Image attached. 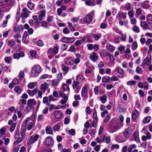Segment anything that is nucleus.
I'll return each instance as SVG.
<instances>
[{"instance_id":"obj_1","label":"nucleus","mask_w":152,"mask_h":152,"mask_svg":"<svg viewBox=\"0 0 152 152\" xmlns=\"http://www.w3.org/2000/svg\"><path fill=\"white\" fill-rule=\"evenodd\" d=\"M41 68L39 65H34L31 69V75L32 77H37L41 72Z\"/></svg>"},{"instance_id":"obj_2","label":"nucleus","mask_w":152,"mask_h":152,"mask_svg":"<svg viewBox=\"0 0 152 152\" xmlns=\"http://www.w3.org/2000/svg\"><path fill=\"white\" fill-rule=\"evenodd\" d=\"M30 118H27L23 122L22 126L20 131V135L23 138L24 137L25 132L26 131V126L27 125L28 122L30 121Z\"/></svg>"},{"instance_id":"obj_3","label":"nucleus","mask_w":152,"mask_h":152,"mask_svg":"<svg viewBox=\"0 0 152 152\" xmlns=\"http://www.w3.org/2000/svg\"><path fill=\"white\" fill-rule=\"evenodd\" d=\"M92 16L90 14H88L84 18L80 19V22L82 24L86 23L88 24L92 21Z\"/></svg>"},{"instance_id":"obj_4","label":"nucleus","mask_w":152,"mask_h":152,"mask_svg":"<svg viewBox=\"0 0 152 152\" xmlns=\"http://www.w3.org/2000/svg\"><path fill=\"white\" fill-rule=\"evenodd\" d=\"M44 144L48 147H52L54 143V140L52 137H47L44 142Z\"/></svg>"},{"instance_id":"obj_5","label":"nucleus","mask_w":152,"mask_h":152,"mask_svg":"<svg viewBox=\"0 0 152 152\" xmlns=\"http://www.w3.org/2000/svg\"><path fill=\"white\" fill-rule=\"evenodd\" d=\"M39 137V135L38 134L33 135L29 137L27 142L28 144L30 145L34 143L38 140Z\"/></svg>"},{"instance_id":"obj_6","label":"nucleus","mask_w":152,"mask_h":152,"mask_svg":"<svg viewBox=\"0 0 152 152\" xmlns=\"http://www.w3.org/2000/svg\"><path fill=\"white\" fill-rule=\"evenodd\" d=\"M79 82L74 80L72 85L73 90L77 94L78 93L79 91V89L80 88V87L79 85Z\"/></svg>"},{"instance_id":"obj_7","label":"nucleus","mask_w":152,"mask_h":152,"mask_svg":"<svg viewBox=\"0 0 152 152\" xmlns=\"http://www.w3.org/2000/svg\"><path fill=\"white\" fill-rule=\"evenodd\" d=\"M89 85L88 84H85L83 88L81 91V96L84 97H87L88 91V89Z\"/></svg>"},{"instance_id":"obj_8","label":"nucleus","mask_w":152,"mask_h":152,"mask_svg":"<svg viewBox=\"0 0 152 152\" xmlns=\"http://www.w3.org/2000/svg\"><path fill=\"white\" fill-rule=\"evenodd\" d=\"M10 0H0V8H5L9 5Z\"/></svg>"},{"instance_id":"obj_9","label":"nucleus","mask_w":152,"mask_h":152,"mask_svg":"<svg viewBox=\"0 0 152 152\" xmlns=\"http://www.w3.org/2000/svg\"><path fill=\"white\" fill-rule=\"evenodd\" d=\"M89 58L93 61L95 62L98 59V55L94 52H92L90 55Z\"/></svg>"},{"instance_id":"obj_10","label":"nucleus","mask_w":152,"mask_h":152,"mask_svg":"<svg viewBox=\"0 0 152 152\" xmlns=\"http://www.w3.org/2000/svg\"><path fill=\"white\" fill-rule=\"evenodd\" d=\"M37 104V102L34 99H29L27 101V105L28 106L27 107V109L31 107V106L32 105H36Z\"/></svg>"},{"instance_id":"obj_11","label":"nucleus","mask_w":152,"mask_h":152,"mask_svg":"<svg viewBox=\"0 0 152 152\" xmlns=\"http://www.w3.org/2000/svg\"><path fill=\"white\" fill-rule=\"evenodd\" d=\"M139 113L138 111L136 110H134L132 111V117L134 121L136 120L139 116Z\"/></svg>"},{"instance_id":"obj_12","label":"nucleus","mask_w":152,"mask_h":152,"mask_svg":"<svg viewBox=\"0 0 152 152\" xmlns=\"http://www.w3.org/2000/svg\"><path fill=\"white\" fill-rule=\"evenodd\" d=\"M49 85L48 83L44 82L41 84L40 86V90L42 92L45 93V91L48 88Z\"/></svg>"},{"instance_id":"obj_13","label":"nucleus","mask_w":152,"mask_h":152,"mask_svg":"<svg viewBox=\"0 0 152 152\" xmlns=\"http://www.w3.org/2000/svg\"><path fill=\"white\" fill-rule=\"evenodd\" d=\"M37 91L38 89L35 88L32 90H28L27 92L29 95L31 96H33L37 94Z\"/></svg>"},{"instance_id":"obj_14","label":"nucleus","mask_w":152,"mask_h":152,"mask_svg":"<svg viewBox=\"0 0 152 152\" xmlns=\"http://www.w3.org/2000/svg\"><path fill=\"white\" fill-rule=\"evenodd\" d=\"M123 125V124L121 122H116L115 123V132L119 130L122 127Z\"/></svg>"},{"instance_id":"obj_15","label":"nucleus","mask_w":152,"mask_h":152,"mask_svg":"<svg viewBox=\"0 0 152 152\" xmlns=\"http://www.w3.org/2000/svg\"><path fill=\"white\" fill-rule=\"evenodd\" d=\"M45 131L46 134H52L53 133L52 127L49 125L47 126L46 128Z\"/></svg>"},{"instance_id":"obj_16","label":"nucleus","mask_w":152,"mask_h":152,"mask_svg":"<svg viewBox=\"0 0 152 152\" xmlns=\"http://www.w3.org/2000/svg\"><path fill=\"white\" fill-rule=\"evenodd\" d=\"M142 10L140 8H137L136 10V13L135 16L136 18L140 16L142 14Z\"/></svg>"},{"instance_id":"obj_17","label":"nucleus","mask_w":152,"mask_h":152,"mask_svg":"<svg viewBox=\"0 0 152 152\" xmlns=\"http://www.w3.org/2000/svg\"><path fill=\"white\" fill-rule=\"evenodd\" d=\"M81 40L83 42H90V36L89 35H87L86 36L83 37Z\"/></svg>"},{"instance_id":"obj_18","label":"nucleus","mask_w":152,"mask_h":152,"mask_svg":"<svg viewBox=\"0 0 152 152\" xmlns=\"http://www.w3.org/2000/svg\"><path fill=\"white\" fill-rule=\"evenodd\" d=\"M46 12L45 10H42L40 12V14L38 15L39 20L40 21L42 20L43 18L45 15Z\"/></svg>"},{"instance_id":"obj_19","label":"nucleus","mask_w":152,"mask_h":152,"mask_svg":"<svg viewBox=\"0 0 152 152\" xmlns=\"http://www.w3.org/2000/svg\"><path fill=\"white\" fill-rule=\"evenodd\" d=\"M140 26L142 28L146 29H149V26L146 21H141Z\"/></svg>"},{"instance_id":"obj_20","label":"nucleus","mask_w":152,"mask_h":152,"mask_svg":"<svg viewBox=\"0 0 152 152\" xmlns=\"http://www.w3.org/2000/svg\"><path fill=\"white\" fill-rule=\"evenodd\" d=\"M131 134V131L127 129L124 131V136L125 137H128L130 136Z\"/></svg>"},{"instance_id":"obj_21","label":"nucleus","mask_w":152,"mask_h":152,"mask_svg":"<svg viewBox=\"0 0 152 152\" xmlns=\"http://www.w3.org/2000/svg\"><path fill=\"white\" fill-rule=\"evenodd\" d=\"M64 62L66 64L68 65L72 64L73 62V60L71 58H65Z\"/></svg>"},{"instance_id":"obj_22","label":"nucleus","mask_w":152,"mask_h":152,"mask_svg":"<svg viewBox=\"0 0 152 152\" xmlns=\"http://www.w3.org/2000/svg\"><path fill=\"white\" fill-rule=\"evenodd\" d=\"M62 87L64 91H66L69 92V86L67 84L64 83L62 84Z\"/></svg>"},{"instance_id":"obj_23","label":"nucleus","mask_w":152,"mask_h":152,"mask_svg":"<svg viewBox=\"0 0 152 152\" xmlns=\"http://www.w3.org/2000/svg\"><path fill=\"white\" fill-rule=\"evenodd\" d=\"M111 80L110 77L108 76H106L102 77V81L103 83H107Z\"/></svg>"},{"instance_id":"obj_24","label":"nucleus","mask_w":152,"mask_h":152,"mask_svg":"<svg viewBox=\"0 0 152 152\" xmlns=\"http://www.w3.org/2000/svg\"><path fill=\"white\" fill-rule=\"evenodd\" d=\"M62 116V113L59 111L56 110L55 112L54 116L57 118H59Z\"/></svg>"},{"instance_id":"obj_25","label":"nucleus","mask_w":152,"mask_h":152,"mask_svg":"<svg viewBox=\"0 0 152 152\" xmlns=\"http://www.w3.org/2000/svg\"><path fill=\"white\" fill-rule=\"evenodd\" d=\"M62 69L64 72V74H66L68 72L69 69V68L63 64L62 65Z\"/></svg>"},{"instance_id":"obj_26","label":"nucleus","mask_w":152,"mask_h":152,"mask_svg":"<svg viewBox=\"0 0 152 152\" xmlns=\"http://www.w3.org/2000/svg\"><path fill=\"white\" fill-rule=\"evenodd\" d=\"M84 77L82 75H79L76 77V80L77 81L82 82L84 80Z\"/></svg>"},{"instance_id":"obj_27","label":"nucleus","mask_w":152,"mask_h":152,"mask_svg":"<svg viewBox=\"0 0 152 152\" xmlns=\"http://www.w3.org/2000/svg\"><path fill=\"white\" fill-rule=\"evenodd\" d=\"M64 97H63V98L60 102L61 104L63 105L65 104L66 103L68 99V97L66 96H64Z\"/></svg>"},{"instance_id":"obj_28","label":"nucleus","mask_w":152,"mask_h":152,"mask_svg":"<svg viewBox=\"0 0 152 152\" xmlns=\"http://www.w3.org/2000/svg\"><path fill=\"white\" fill-rule=\"evenodd\" d=\"M100 100L102 103H105L107 101V97L106 95L104 94L102 95L100 97Z\"/></svg>"},{"instance_id":"obj_29","label":"nucleus","mask_w":152,"mask_h":152,"mask_svg":"<svg viewBox=\"0 0 152 152\" xmlns=\"http://www.w3.org/2000/svg\"><path fill=\"white\" fill-rule=\"evenodd\" d=\"M102 140L103 142H105L106 143H109L110 142V137L109 136H108L107 137H104L102 138Z\"/></svg>"},{"instance_id":"obj_30","label":"nucleus","mask_w":152,"mask_h":152,"mask_svg":"<svg viewBox=\"0 0 152 152\" xmlns=\"http://www.w3.org/2000/svg\"><path fill=\"white\" fill-rule=\"evenodd\" d=\"M150 116H148L145 117L143 119V123L144 124H147L149 123L151 120Z\"/></svg>"},{"instance_id":"obj_31","label":"nucleus","mask_w":152,"mask_h":152,"mask_svg":"<svg viewBox=\"0 0 152 152\" xmlns=\"http://www.w3.org/2000/svg\"><path fill=\"white\" fill-rule=\"evenodd\" d=\"M147 20L149 24H152V15L151 14H149L148 15Z\"/></svg>"},{"instance_id":"obj_32","label":"nucleus","mask_w":152,"mask_h":152,"mask_svg":"<svg viewBox=\"0 0 152 152\" xmlns=\"http://www.w3.org/2000/svg\"><path fill=\"white\" fill-rule=\"evenodd\" d=\"M92 35L96 40H98L102 36L100 34H93Z\"/></svg>"},{"instance_id":"obj_33","label":"nucleus","mask_w":152,"mask_h":152,"mask_svg":"<svg viewBox=\"0 0 152 152\" xmlns=\"http://www.w3.org/2000/svg\"><path fill=\"white\" fill-rule=\"evenodd\" d=\"M99 54L101 57H106L109 53H106L104 50H102L99 52Z\"/></svg>"},{"instance_id":"obj_34","label":"nucleus","mask_w":152,"mask_h":152,"mask_svg":"<svg viewBox=\"0 0 152 152\" xmlns=\"http://www.w3.org/2000/svg\"><path fill=\"white\" fill-rule=\"evenodd\" d=\"M146 61V64L149 65L151 63V57L150 56H147L145 59Z\"/></svg>"},{"instance_id":"obj_35","label":"nucleus","mask_w":152,"mask_h":152,"mask_svg":"<svg viewBox=\"0 0 152 152\" xmlns=\"http://www.w3.org/2000/svg\"><path fill=\"white\" fill-rule=\"evenodd\" d=\"M34 126V123L30 122L29 123L27 127V129L28 130H30L32 129Z\"/></svg>"},{"instance_id":"obj_36","label":"nucleus","mask_w":152,"mask_h":152,"mask_svg":"<svg viewBox=\"0 0 152 152\" xmlns=\"http://www.w3.org/2000/svg\"><path fill=\"white\" fill-rule=\"evenodd\" d=\"M69 107V105L68 104H66L64 105L61 106L60 105H58L55 107V109H60L66 108H68Z\"/></svg>"},{"instance_id":"obj_37","label":"nucleus","mask_w":152,"mask_h":152,"mask_svg":"<svg viewBox=\"0 0 152 152\" xmlns=\"http://www.w3.org/2000/svg\"><path fill=\"white\" fill-rule=\"evenodd\" d=\"M27 6L30 10H32L34 7V5L33 3L31 2V0H29L27 3Z\"/></svg>"},{"instance_id":"obj_38","label":"nucleus","mask_w":152,"mask_h":152,"mask_svg":"<svg viewBox=\"0 0 152 152\" xmlns=\"http://www.w3.org/2000/svg\"><path fill=\"white\" fill-rule=\"evenodd\" d=\"M126 13L124 12H120L117 15L120 18H123L124 19L126 18Z\"/></svg>"},{"instance_id":"obj_39","label":"nucleus","mask_w":152,"mask_h":152,"mask_svg":"<svg viewBox=\"0 0 152 152\" xmlns=\"http://www.w3.org/2000/svg\"><path fill=\"white\" fill-rule=\"evenodd\" d=\"M132 5L129 3L127 4L124 8V10H130L132 7Z\"/></svg>"},{"instance_id":"obj_40","label":"nucleus","mask_w":152,"mask_h":152,"mask_svg":"<svg viewBox=\"0 0 152 152\" xmlns=\"http://www.w3.org/2000/svg\"><path fill=\"white\" fill-rule=\"evenodd\" d=\"M37 84L36 82H31L29 83L28 85V87L30 89H32Z\"/></svg>"},{"instance_id":"obj_41","label":"nucleus","mask_w":152,"mask_h":152,"mask_svg":"<svg viewBox=\"0 0 152 152\" xmlns=\"http://www.w3.org/2000/svg\"><path fill=\"white\" fill-rule=\"evenodd\" d=\"M14 90L18 94H20L22 91V89L18 86H16L15 87Z\"/></svg>"},{"instance_id":"obj_42","label":"nucleus","mask_w":152,"mask_h":152,"mask_svg":"<svg viewBox=\"0 0 152 152\" xmlns=\"http://www.w3.org/2000/svg\"><path fill=\"white\" fill-rule=\"evenodd\" d=\"M132 30L135 33H139L140 30L139 28L137 26H134L132 28Z\"/></svg>"},{"instance_id":"obj_43","label":"nucleus","mask_w":152,"mask_h":152,"mask_svg":"<svg viewBox=\"0 0 152 152\" xmlns=\"http://www.w3.org/2000/svg\"><path fill=\"white\" fill-rule=\"evenodd\" d=\"M136 148V145L135 144H132L129 146V148L128 149V152H131L132 150Z\"/></svg>"},{"instance_id":"obj_44","label":"nucleus","mask_w":152,"mask_h":152,"mask_svg":"<svg viewBox=\"0 0 152 152\" xmlns=\"http://www.w3.org/2000/svg\"><path fill=\"white\" fill-rule=\"evenodd\" d=\"M15 44V42L13 40H9L8 42V44L9 46L11 48Z\"/></svg>"},{"instance_id":"obj_45","label":"nucleus","mask_w":152,"mask_h":152,"mask_svg":"<svg viewBox=\"0 0 152 152\" xmlns=\"http://www.w3.org/2000/svg\"><path fill=\"white\" fill-rule=\"evenodd\" d=\"M4 60L6 62L9 64H10L12 61V59L10 57H7L4 58Z\"/></svg>"},{"instance_id":"obj_46","label":"nucleus","mask_w":152,"mask_h":152,"mask_svg":"<svg viewBox=\"0 0 152 152\" xmlns=\"http://www.w3.org/2000/svg\"><path fill=\"white\" fill-rule=\"evenodd\" d=\"M24 76V73L23 71H20L19 74V79L20 80H21Z\"/></svg>"},{"instance_id":"obj_47","label":"nucleus","mask_w":152,"mask_h":152,"mask_svg":"<svg viewBox=\"0 0 152 152\" xmlns=\"http://www.w3.org/2000/svg\"><path fill=\"white\" fill-rule=\"evenodd\" d=\"M136 82L134 80H130L127 82V84L129 86L135 85L136 84Z\"/></svg>"},{"instance_id":"obj_48","label":"nucleus","mask_w":152,"mask_h":152,"mask_svg":"<svg viewBox=\"0 0 152 152\" xmlns=\"http://www.w3.org/2000/svg\"><path fill=\"white\" fill-rule=\"evenodd\" d=\"M59 81L55 79L52 80L51 84L54 86H57L59 83Z\"/></svg>"},{"instance_id":"obj_49","label":"nucleus","mask_w":152,"mask_h":152,"mask_svg":"<svg viewBox=\"0 0 152 152\" xmlns=\"http://www.w3.org/2000/svg\"><path fill=\"white\" fill-rule=\"evenodd\" d=\"M44 115L43 114H40L38 115L37 120L39 121H41L44 120Z\"/></svg>"},{"instance_id":"obj_50","label":"nucleus","mask_w":152,"mask_h":152,"mask_svg":"<svg viewBox=\"0 0 152 152\" xmlns=\"http://www.w3.org/2000/svg\"><path fill=\"white\" fill-rule=\"evenodd\" d=\"M60 129V126L58 124L55 125L53 127L54 131H58Z\"/></svg>"},{"instance_id":"obj_51","label":"nucleus","mask_w":152,"mask_h":152,"mask_svg":"<svg viewBox=\"0 0 152 152\" xmlns=\"http://www.w3.org/2000/svg\"><path fill=\"white\" fill-rule=\"evenodd\" d=\"M132 47L133 50H134L137 49V45L136 42L134 41L132 43Z\"/></svg>"},{"instance_id":"obj_52","label":"nucleus","mask_w":152,"mask_h":152,"mask_svg":"<svg viewBox=\"0 0 152 152\" xmlns=\"http://www.w3.org/2000/svg\"><path fill=\"white\" fill-rule=\"evenodd\" d=\"M144 134L148 139L150 140L151 138V135L149 132L148 131H145Z\"/></svg>"},{"instance_id":"obj_53","label":"nucleus","mask_w":152,"mask_h":152,"mask_svg":"<svg viewBox=\"0 0 152 152\" xmlns=\"http://www.w3.org/2000/svg\"><path fill=\"white\" fill-rule=\"evenodd\" d=\"M134 137L135 138V140L136 141H137L139 140L138 132L136 131L134 132Z\"/></svg>"},{"instance_id":"obj_54","label":"nucleus","mask_w":152,"mask_h":152,"mask_svg":"<svg viewBox=\"0 0 152 152\" xmlns=\"http://www.w3.org/2000/svg\"><path fill=\"white\" fill-rule=\"evenodd\" d=\"M130 23L132 25H135L136 24L137 20L134 17L130 18Z\"/></svg>"},{"instance_id":"obj_55","label":"nucleus","mask_w":152,"mask_h":152,"mask_svg":"<svg viewBox=\"0 0 152 152\" xmlns=\"http://www.w3.org/2000/svg\"><path fill=\"white\" fill-rule=\"evenodd\" d=\"M58 50L59 47L58 46H55L53 50V53L55 54H57L58 53Z\"/></svg>"},{"instance_id":"obj_56","label":"nucleus","mask_w":152,"mask_h":152,"mask_svg":"<svg viewBox=\"0 0 152 152\" xmlns=\"http://www.w3.org/2000/svg\"><path fill=\"white\" fill-rule=\"evenodd\" d=\"M16 125V123H14L12 124L10 129V131L11 132H13L14 131Z\"/></svg>"},{"instance_id":"obj_57","label":"nucleus","mask_w":152,"mask_h":152,"mask_svg":"<svg viewBox=\"0 0 152 152\" xmlns=\"http://www.w3.org/2000/svg\"><path fill=\"white\" fill-rule=\"evenodd\" d=\"M107 49L111 52H113L114 50L113 47L109 44H108L107 46Z\"/></svg>"},{"instance_id":"obj_58","label":"nucleus","mask_w":152,"mask_h":152,"mask_svg":"<svg viewBox=\"0 0 152 152\" xmlns=\"http://www.w3.org/2000/svg\"><path fill=\"white\" fill-rule=\"evenodd\" d=\"M68 133L69 134L74 136L75 134V131L74 129H72L68 131Z\"/></svg>"},{"instance_id":"obj_59","label":"nucleus","mask_w":152,"mask_h":152,"mask_svg":"<svg viewBox=\"0 0 152 152\" xmlns=\"http://www.w3.org/2000/svg\"><path fill=\"white\" fill-rule=\"evenodd\" d=\"M93 120L98 121V118L97 115L96 111V110H95L93 113Z\"/></svg>"},{"instance_id":"obj_60","label":"nucleus","mask_w":152,"mask_h":152,"mask_svg":"<svg viewBox=\"0 0 152 152\" xmlns=\"http://www.w3.org/2000/svg\"><path fill=\"white\" fill-rule=\"evenodd\" d=\"M63 32L65 34H69L70 33V31L67 27H65L63 30Z\"/></svg>"},{"instance_id":"obj_61","label":"nucleus","mask_w":152,"mask_h":152,"mask_svg":"<svg viewBox=\"0 0 152 152\" xmlns=\"http://www.w3.org/2000/svg\"><path fill=\"white\" fill-rule=\"evenodd\" d=\"M97 122L98 121L93 120V121L91 123V125L92 127H96L97 126Z\"/></svg>"},{"instance_id":"obj_62","label":"nucleus","mask_w":152,"mask_h":152,"mask_svg":"<svg viewBox=\"0 0 152 152\" xmlns=\"http://www.w3.org/2000/svg\"><path fill=\"white\" fill-rule=\"evenodd\" d=\"M136 72L139 74H141L142 73V69L139 67H137L136 70Z\"/></svg>"},{"instance_id":"obj_63","label":"nucleus","mask_w":152,"mask_h":152,"mask_svg":"<svg viewBox=\"0 0 152 152\" xmlns=\"http://www.w3.org/2000/svg\"><path fill=\"white\" fill-rule=\"evenodd\" d=\"M22 11L23 13H26L28 15L31 13V12L28 9L26 8H23L22 10Z\"/></svg>"},{"instance_id":"obj_64","label":"nucleus","mask_w":152,"mask_h":152,"mask_svg":"<svg viewBox=\"0 0 152 152\" xmlns=\"http://www.w3.org/2000/svg\"><path fill=\"white\" fill-rule=\"evenodd\" d=\"M15 51L18 52L21 50V47L18 45H16L14 48Z\"/></svg>"}]
</instances>
